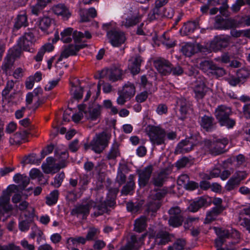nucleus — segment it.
Instances as JSON below:
<instances>
[{"label": "nucleus", "mask_w": 250, "mask_h": 250, "mask_svg": "<svg viewBox=\"0 0 250 250\" xmlns=\"http://www.w3.org/2000/svg\"><path fill=\"white\" fill-rule=\"evenodd\" d=\"M145 129L152 144L158 146L165 145L166 132L164 129L159 126L148 125Z\"/></svg>", "instance_id": "1"}, {"label": "nucleus", "mask_w": 250, "mask_h": 250, "mask_svg": "<svg viewBox=\"0 0 250 250\" xmlns=\"http://www.w3.org/2000/svg\"><path fill=\"white\" fill-rule=\"evenodd\" d=\"M228 142L227 138H214L212 140H205L204 146L210 153L217 155L225 152V147Z\"/></svg>", "instance_id": "2"}, {"label": "nucleus", "mask_w": 250, "mask_h": 250, "mask_svg": "<svg viewBox=\"0 0 250 250\" xmlns=\"http://www.w3.org/2000/svg\"><path fill=\"white\" fill-rule=\"evenodd\" d=\"M124 72L120 68L112 66L109 68L104 69L99 71L95 75L96 79H106L111 82H116L122 80Z\"/></svg>", "instance_id": "3"}, {"label": "nucleus", "mask_w": 250, "mask_h": 250, "mask_svg": "<svg viewBox=\"0 0 250 250\" xmlns=\"http://www.w3.org/2000/svg\"><path fill=\"white\" fill-rule=\"evenodd\" d=\"M110 136L105 132L96 134L91 141L92 150L100 154L108 146Z\"/></svg>", "instance_id": "4"}, {"label": "nucleus", "mask_w": 250, "mask_h": 250, "mask_svg": "<svg viewBox=\"0 0 250 250\" xmlns=\"http://www.w3.org/2000/svg\"><path fill=\"white\" fill-rule=\"evenodd\" d=\"M199 67L208 75L214 76L216 77H222L226 74V71L223 67L218 66L211 61H202L199 63Z\"/></svg>", "instance_id": "5"}, {"label": "nucleus", "mask_w": 250, "mask_h": 250, "mask_svg": "<svg viewBox=\"0 0 250 250\" xmlns=\"http://www.w3.org/2000/svg\"><path fill=\"white\" fill-rule=\"evenodd\" d=\"M36 38L34 34L30 31L25 32L20 37L18 41V44L23 51L29 52H34V43L36 42Z\"/></svg>", "instance_id": "6"}, {"label": "nucleus", "mask_w": 250, "mask_h": 250, "mask_svg": "<svg viewBox=\"0 0 250 250\" xmlns=\"http://www.w3.org/2000/svg\"><path fill=\"white\" fill-rule=\"evenodd\" d=\"M95 207L96 203L92 200H88L85 204H82L75 206L71 210L70 214L77 217L82 216V219H86L90 213V208Z\"/></svg>", "instance_id": "7"}, {"label": "nucleus", "mask_w": 250, "mask_h": 250, "mask_svg": "<svg viewBox=\"0 0 250 250\" xmlns=\"http://www.w3.org/2000/svg\"><path fill=\"white\" fill-rule=\"evenodd\" d=\"M169 218L168 224L173 227H179L182 225L184 221L183 213L179 207L171 208L168 210Z\"/></svg>", "instance_id": "8"}, {"label": "nucleus", "mask_w": 250, "mask_h": 250, "mask_svg": "<svg viewBox=\"0 0 250 250\" xmlns=\"http://www.w3.org/2000/svg\"><path fill=\"white\" fill-rule=\"evenodd\" d=\"M142 19V16L138 11L130 10L126 14L125 18L121 22V25L128 28L133 27L140 23Z\"/></svg>", "instance_id": "9"}, {"label": "nucleus", "mask_w": 250, "mask_h": 250, "mask_svg": "<svg viewBox=\"0 0 250 250\" xmlns=\"http://www.w3.org/2000/svg\"><path fill=\"white\" fill-rule=\"evenodd\" d=\"M153 171V167L149 165L142 169L137 170L138 175V184L141 188L145 187L148 183Z\"/></svg>", "instance_id": "10"}, {"label": "nucleus", "mask_w": 250, "mask_h": 250, "mask_svg": "<svg viewBox=\"0 0 250 250\" xmlns=\"http://www.w3.org/2000/svg\"><path fill=\"white\" fill-rule=\"evenodd\" d=\"M107 36L109 42L114 47H118L124 43L126 38L124 32L112 30L107 32Z\"/></svg>", "instance_id": "11"}, {"label": "nucleus", "mask_w": 250, "mask_h": 250, "mask_svg": "<svg viewBox=\"0 0 250 250\" xmlns=\"http://www.w3.org/2000/svg\"><path fill=\"white\" fill-rule=\"evenodd\" d=\"M193 91L195 94V98L197 100L202 99L206 95L207 90L205 79L203 76H199L196 78Z\"/></svg>", "instance_id": "12"}, {"label": "nucleus", "mask_w": 250, "mask_h": 250, "mask_svg": "<svg viewBox=\"0 0 250 250\" xmlns=\"http://www.w3.org/2000/svg\"><path fill=\"white\" fill-rule=\"evenodd\" d=\"M87 44L83 43L79 45H75L71 44L66 46L62 52L60 57L58 59L57 62L62 61L64 58H67L70 56H75L77 55V52L82 48H84Z\"/></svg>", "instance_id": "13"}, {"label": "nucleus", "mask_w": 250, "mask_h": 250, "mask_svg": "<svg viewBox=\"0 0 250 250\" xmlns=\"http://www.w3.org/2000/svg\"><path fill=\"white\" fill-rule=\"evenodd\" d=\"M102 108V106L99 104H93L87 109L85 108L84 110L85 118L90 121H96L101 116Z\"/></svg>", "instance_id": "14"}, {"label": "nucleus", "mask_w": 250, "mask_h": 250, "mask_svg": "<svg viewBox=\"0 0 250 250\" xmlns=\"http://www.w3.org/2000/svg\"><path fill=\"white\" fill-rule=\"evenodd\" d=\"M235 21L233 20H225L220 16H216L214 23V28L219 30H227L235 26Z\"/></svg>", "instance_id": "15"}, {"label": "nucleus", "mask_w": 250, "mask_h": 250, "mask_svg": "<svg viewBox=\"0 0 250 250\" xmlns=\"http://www.w3.org/2000/svg\"><path fill=\"white\" fill-rule=\"evenodd\" d=\"M229 43V37H216L211 42L210 46L213 51L217 52L228 47Z\"/></svg>", "instance_id": "16"}, {"label": "nucleus", "mask_w": 250, "mask_h": 250, "mask_svg": "<svg viewBox=\"0 0 250 250\" xmlns=\"http://www.w3.org/2000/svg\"><path fill=\"white\" fill-rule=\"evenodd\" d=\"M52 10L55 14L61 16L63 20H67L71 16L69 8L63 3L54 5Z\"/></svg>", "instance_id": "17"}, {"label": "nucleus", "mask_w": 250, "mask_h": 250, "mask_svg": "<svg viewBox=\"0 0 250 250\" xmlns=\"http://www.w3.org/2000/svg\"><path fill=\"white\" fill-rule=\"evenodd\" d=\"M28 25L27 16L24 11L21 12L14 19L13 31L16 32L21 27H25Z\"/></svg>", "instance_id": "18"}, {"label": "nucleus", "mask_w": 250, "mask_h": 250, "mask_svg": "<svg viewBox=\"0 0 250 250\" xmlns=\"http://www.w3.org/2000/svg\"><path fill=\"white\" fill-rule=\"evenodd\" d=\"M135 175H129L127 182L121 189V195L126 196L133 194L135 188Z\"/></svg>", "instance_id": "19"}, {"label": "nucleus", "mask_w": 250, "mask_h": 250, "mask_svg": "<svg viewBox=\"0 0 250 250\" xmlns=\"http://www.w3.org/2000/svg\"><path fill=\"white\" fill-rule=\"evenodd\" d=\"M232 114L231 108L224 104L218 105L214 111V115L218 121Z\"/></svg>", "instance_id": "20"}, {"label": "nucleus", "mask_w": 250, "mask_h": 250, "mask_svg": "<svg viewBox=\"0 0 250 250\" xmlns=\"http://www.w3.org/2000/svg\"><path fill=\"white\" fill-rule=\"evenodd\" d=\"M239 220L240 225L250 232V208H245L241 210Z\"/></svg>", "instance_id": "21"}, {"label": "nucleus", "mask_w": 250, "mask_h": 250, "mask_svg": "<svg viewBox=\"0 0 250 250\" xmlns=\"http://www.w3.org/2000/svg\"><path fill=\"white\" fill-rule=\"evenodd\" d=\"M199 124L201 126L207 131H210L215 125L214 119L212 116L205 115L200 118Z\"/></svg>", "instance_id": "22"}, {"label": "nucleus", "mask_w": 250, "mask_h": 250, "mask_svg": "<svg viewBox=\"0 0 250 250\" xmlns=\"http://www.w3.org/2000/svg\"><path fill=\"white\" fill-rule=\"evenodd\" d=\"M163 17L171 18L170 15L166 13V9H163L160 10L159 9L154 8L148 14L147 19L149 21L161 19Z\"/></svg>", "instance_id": "23"}, {"label": "nucleus", "mask_w": 250, "mask_h": 250, "mask_svg": "<svg viewBox=\"0 0 250 250\" xmlns=\"http://www.w3.org/2000/svg\"><path fill=\"white\" fill-rule=\"evenodd\" d=\"M194 145L188 140H183L178 143L175 150V153H185L189 152L192 149Z\"/></svg>", "instance_id": "24"}, {"label": "nucleus", "mask_w": 250, "mask_h": 250, "mask_svg": "<svg viewBox=\"0 0 250 250\" xmlns=\"http://www.w3.org/2000/svg\"><path fill=\"white\" fill-rule=\"evenodd\" d=\"M157 69L159 72L162 75H168L170 74L172 64L166 60H159L156 62Z\"/></svg>", "instance_id": "25"}, {"label": "nucleus", "mask_w": 250, "mask_h": 250, "mask_svg": "<svg viewBox=\"0 0 250 250\" xmlns=\"http://www.w3.org/2000/svg\"><path fill=\"white\" fill-rule=\"evenodd\" d=\"M129 62L128 67L131 72L134 75L138 74L140 71V66L142 62L141 57L136 55L134 57H132Z\"/></svg>", "instance_id": "26"}, {"label": "nucleus", "mask_w": 250, "mask_h": 250, "mask_svg": "<svg viewBox=\"0 0 250 250\" xmlns=\"http://www.w3.org/2000/svg\"><path fill=\"white\" fill-rule=\"evenodd\" d=\"M167 178V174L165 171H162L157 174L154 175L151 183L155 187H162Z\"/></svg>", "instance_id": "27"}, {"label": "nucleus", "mask_w": 250, "mask_h": 250, "mask_svg": "<svg viewBox=\"0 0 250 250\" xmlns=\"http://www.w3.org/2000/svg\"><path fill=\"white\" fill-rule=\"evenodd\" d=\"M198 27L199 22L198 21H188L184 24L180 32L184 35H188L193 33Z\"/></svg>", "instance_id": "28"}, {"label": "nucleus", "mask_w": 250, "mask_h": 250, "mask_svg": "<svg viewBox=\"0 0 250 250\" xmlns=\"http://www.w3.org/2000/svg\"><path fill=\"white\" fill-rule=\"evenodd\" d=\"M170 241L167 232L163 231H159L155 236L154 244L155 245H165Z\"/></svg>", "instance_id": "29"}, {"label": "nucleus", "mask_w": 250, "mask_h": 250, "mask_svg": "<svg viewBox=\"0 0 250 250\" xmlns=\"http://www.w3.org/2000/svg\"><path fill=\"white\" fill-rule=\"evenodd\" d=\"M207 205V201L206 198L204 197H200L190 204L188 207V209L190 211L195 212Z\"/></svg>", "instance_id": "30"}, {"label": "nucleus", "mask_w": 250, "mask_h": 250, "mask_svg": "<svg viewBox=\"0 0 250 250\" xmlns=\"http://www.w3.org/2000/svg\"><path fill=\"white\" fill-rule=\"evenodd\" d=\"M29 133L27 130L17 132L10 138L9 142L12 145L20 144L27 137Z\"/></svg>", "instance_id": "31"}, {"label": "nucleus", "mask_w": 250, "mask_h": 250, "mask_svg": "<svg viewBox=\"0 0 250 250\" xmlns=\"http://www.w3.org/2000/svg\"><path fill=\"white\" fill-rule=\"evenodd\" d=\"M14 181L18 184L19 188L23 190L29 183V178L26 175L20 173L15 174L13 177Z\"/></svg>", "instance_id": "32"}, {"label": "nucleus", "mask_w": 250, "mask_h": 250, "mask_svg": "<svg viewBox=\"0 0 250 250\" xmlns=\"http://www.w3.org/2000/svg\"><path fill=\"white\" fill-rule=\"evenodd\" d=\"M228 0H208V3L211 6H214L218 5H222L219 8V11L220 13L224 16L227 15V11L229 8L228 4Z\"/></svg>", "instance_id": "33"}, {"label": "nucleus", "mask_w": 250, "mask_h": 250, "mask_svg": "<svg viewBox=\"0 0 250 250\" xmlns=\"http://www.w3.org/2000/svg\"><path fill=\"white\" fill-rule=\"evenodd\" d=\"M223 211L222 208H212L210 210L207 212L204 223L209 224L214 221Z\"/></svg>", "instance_id": "34"}, {"label": "nucleus", "mask_w": 250, "mask_h": 250, "mask_svg": "<svg viewBox=\"0 0 250 250\" xmlns=\"http://www.w3.org/2000/svg\"><path fill=\"white\" fill-rule=\"evenodd\" d=\"M72 37L75 42H84L83 39L85 38L87 39H90L91 35L87 31H85L84 33H83L82 32L75 30L73 32Z\"/></svg>", "instance_id": "35"}, {"label": "nucleus", "mask_w": 250, "mask_h": 250, "mask_svg": "<svg viewBox=\"0 0 250 250\" xmlns=\"http://www.w3.org/2000/svg\"><path fill=\"white\" fill-rule=\"evenodd\" d=\"M167 192V190L164 188L154 189L151 191L148 197L152 200H158L160 202V200L166 196Z\"/></svg>", "instance_id": "36"}, {"label": "nucleus", "mask_w": 250, "mask_h": 250, "mask_svg": "<svg viewBox=\"0 0 250 250\" xmlns=\"http://www.w3.org/2000/svg\"><path fill=\"white\" fill-rule=\"evenodd\" d=\"M119 155V145L117 142L115 141L113 143L109 151L106 154V158L107 160H115Z\"/></svg>", "instance_id": "37"}, {"label": "nucleus", "mask_w": 250, "mask_h": 250, "mask_svg": "<svg viewBox=\"0 0 250 250\" xmlns=\"http://www.w3.org/2000/svg\"><path fill=\"white\" fill-rule=\"evenodd\" d=\"M181 51L184 55L189 57L197 52V48L194 44L187 43L182 47Z\"/></svg>", "instance_id": "38"}, {"label": "nucleus", "mask_w": 250, "mask_h": 250, "mask_svg": "<svg viewBox=\"0 0 250 250\" xmlns=\"http://www.w3.org/2000/svg\"><path fill=\"white\" fill-rule=\"evenodd\" d=\"M120 91L130 99L135 94V87L133 84L128 82Z\"/></svg>", "instance_id": "39"}, {"label": "nucleus", "mask_w": 250, "mask_h": 250, "mask_svg": "<svg viewBox=\"0 0 250 250\" xmlns=\"http://www.w3.org/2000/svg\"><path fill=\"white\" fill-rule=\"evenodd\" d=\"M161 205V202L158 200H152L148 197V202L146 205V211L149 212H155L160 208Z\"/></svg>", "instance_id": "40"}, {"label": "nucleus", "mask_w": 250, "mask_h": 250, "mask_svg": "<svg viewBox=\"0 0 250 250\" xmlns=\"http://www.w3.org/2000/svg\"><path fill=\"white\" fill-rule=\"evenodd\" d=\"M146 227V218L145 216H141L137 219L134 223V230L141 232L143 231Z\"/></svg>", "instance_id": "41"}, {"label": "nucleus", "mask_w": 250, "mask_h": 250, "mask_svg": "<svg viewBox=\"0 0 250 250\" xmlns=\"http://www.w3.org/2000/svg\"><path fill=\"white\" fill-rule=\"evenodd\" d=\"M13 192L11 188H8L6 190H3L2 194L0 197V206L5 208L10 201L11 194Z\"/></svg>", "instance_id": "42"}, {"label": "nucleus", "mask_w": 250, "mask_h": 250, "mask_svg": "<svg viewBox=\"0 0 250 250\" xmlns=\"http://www.w3.org/2000/svg\"><path fill=\"white\" fill-rule=\"evenodd\" d=\"M186 245L185 239H179L174 242L172 246L168 247L167 250H190L186 247Z\"/></svg>", "instance_id": "43"}, {"label": "nucleus", "mask_w": 250, "mask_h": 250, "mask_svg": "<svg viewBox=\"0 0 250 250\" xmlns=\"http://www.w3.org/2000/svg\"><path fill=\"white\" fill-rule=\"evenodd\" d=\"M52 23V20L48 17H44L42 18L39 21V27L43 32L48 34V30L50 27Z\"/></svg>", "instance_id": "44"}, {"label": "nucleus", "mask_w": 250, "mask_h": 250, "mask_svg": "<svg viewBox=\"0 0 250 250\" xmlns=\"http://www.w3.org/2000/svg\"><path fill=\"white\" fill-rule=\"evenodd\" d=\"M14 60L11 56H7L1 65V69L6 75L9 72L13 66Z\"/></svg>", "instance_id": "45"}, {"label": "nucleus", "mask_w": 250, "mask_h": 250, "mask_svg": "<svg viewBox=\"0 0 250 250\" xmlns=\"http://www.w3.org/2000/svg\"><path fill=\"white\" fill-rule=\"evenodd\" d=\"M221 126H226L227 128H232L236 124V120L230 117V116H228L220 121L218 122Z\"/></svg>", "instance_id": "46"}, {"label": "nucleus", "mask_w": 250, "mask_h": 250, "mask_svg": "<svg viewBox=\"0 0 250 250\" xmlns=\"http://www.w3.org/2000/svg\"><path fill=\"white\" fill-rule=\"evenodd\" d=\"M73 29L72 28L68 27L65 29L61 33V40L65 43L70 42L72 41L71 37L72 33H73Z\"/></svg>", "instance_id": "47"}, {"label": "nucleus", "mask_w": 250, "mask_h": 250, "mask_svg": "<svg viewBox=\"0 0 250 250\" xmlns=\"http://www.w3.org/2000/svg\"><path fill=\"white\" fill-rule=\"evenodd\" d=\"M143 203L142 202L133 203L128 202L126 204L127 210L132 213H136L139 211L142 207Z\"/></svg>", "instance_id": "48"}, {"label": "nucleus", "mask_w": 250, "mask_h": 250, "mask_svg": "<svg viewBox=\"0 0 250 250\" xmlns=\"http://www.w3.org/2000/svg\"><path fill=\"white\" fill-rule=\"evenodd\" d=\"M59 191L58 190H54L52 191L49 196L46 198V203L51 206L56 204L58 199Z\"/></svg>", "instance_id": "49"}, {"label": "nucleus", "mask_w": 250, "mask_h": 250, "mask_svg": "<svg viewBox=\"0 0 250 250\" xmlns=\"http://www.w3.org/2000/svg\"><path fill=\"white\" fill-rule=\"evenodd\" d=\"M93 208H96L97 211H95L93 213L91 214L92 217H98L103 214L105 212H107L108 210L106 208V206L104 202H101V204L98 205H96V207Z\"/></svg>", "instance_id": "50"}, {"label": "nucleus", "mask_w": 250, "mask_h": 250, "mask_svg": "<svg viewBox=\"0 0 250 250\" xmlns=\"http://www.w3.org/2000/svg\"><path fill=\"white\" fill-rule=\"evenodd\" d=\"M85 242L86 239L85 238L82 236L70 237L67 240V243L69 246H71V243H72V245L75 247L77 246V245L80 244H84Z\"/></svg>", "instance_id": "51"}, {"label": "nucleus", "mask_w": 250, "mask_h": 250, "mask_svg": "<svg viewBox=\"0 0 250 250\" xmlns=\"http://www.w3.org/2000/svg\"><path fill=\"white\" fill-rule=\"evenodd\" d=\"M70 92L75 99H80L83 97V89L80 86H77L73 84L70 89Z\"/></svg>", "instance_id": "52"}, {"label": "nucleus", "mask_w": 250, "mask_h": 250, "mask_svg": "<svg viewBox=\"0 0 250 250\" xmlns=\"http://www.w3.org/2000/svg\"><path fill=\"white\" fill-rule=\"evenodd\" d=\"M86 105L84 104H80L78 105V107L79 110V112L77 113L74 114L72 117L73 121L75 123L79 122L83 118V114L84 113V110L85 109Z\"/></svg>", "instance_id": "53"}, {"label": "nucleus", "mask_w": 250, "mask_h": 250, "mask_svg": "<svg viewBox=\"0 0 250 250\" xmlns=\"http://www.w3.org/2000/svg\"><path fill=\"white\" fill-rule=\"evenodd\" d=\"M240 183L234 178L231 177L227 182L225 188L227 191H230L239 186Z\"/></svg>", "instance_id": "54"}, {"label": "nucleus", "mask_w": 250, "mask_h": 250, "mask_svg": "<svg viewBox=\"0 0 250 250\" xmlns=\"http://www.w3.org/2000/svg\"><path fill=\"white\" fill-rule=\"evenodd\" d=\"M177 104L180 106V111L182 115H186L188 109V103L184 99H179L177 101Z\"/></svg>", "instance_id": "55"}, {"label": "nucleus", "mask_w": 250, "mask_h": 250, "mask_svg": "<svg viewBox=\"0 0 250 250\" xmlns=\"http://www.w3.org/2000/svg\"><path fill=\"white\" fill-rule=\"evenodd\" d=\"M24 162L30 164H39L41 163V159L38 158L36 154L32 153L26 156Z\"/></svg>", "instance_id": "56"}, {"label": "nucleus", "mask_w": 250, "mask_h": 250, "mask_svg": "<svg viewBox=\"0 0 250 250\" xmlns=\"http://www.w3.org/2000/svg\"><path fill=\"white\" fill-rule=\"evenodd\" d=\"M32 223V219H26L21 221L19 224V229L21 231H27L29 229Z\"/></svg>", "instance_id": "57"}, {"label": "nucleus", "mask_w": 250, "mask_h": 250, "mask_svg": "<svg viewBox=\"0 0 250 250\" xmlns=\"http://www.w3.org/2000/svg\"><path fill=\"white\" fill-rule=\"evenodd\" d=\"M137 237L135 235H132L131 237V241L129 242L126 245L120 248L119 250H133L136 247L137 243Z\"/></svg>", "instance_id": "58"}, {"label": "nucleus", "mask_w": 250, "mask_h": 250, "mask_svg": "<svg viewBox=\"0 0 250 250\" xmlns=\"http://www.w3.org/2000/svg\"><path fill=\"white\" fill-rule=\"evenodd\" d=\"M229 237L232 238L234 240V242L231 243V244L233 245L238 244L240 242V239H241L240 232L235 229H231L230 230Z\"/></svg>", "instance_id": "59"}, {"label": "nucleus", "mask_w": 250, "mask_h": 250, "mask_svg": "<svg viewBox=\"0 0 250 250\" xmlns=\"http://www.w3.org/2000/svg\"><path fill=\"white\" fill-rule=\"evenodd\" d=\"M14 82L13 80H9L7 82L4 89L2 91V96L6 98L14 86Z\"/></svg>", "instance_id": "60"}, {"label": "nucleus", "mask_w": 250, "mask_h": 250, "mask_svg": "<svg viewBox=\"0 0 250 250\" xmlns=\"http://www.w3.org/2000/svg\"><path fill=\"white\" fill-rule=\"evenodd\" d=\"M64 177L65 174L63 172L57 174L54 178V181L53 183L54 186L57 188L60 187Z\"/></svg>", "instance_id": "61"}, {"label": "nucleus", "mask_w": 250, "mask_h": 250, "mask_svg": "<svg viewBox=\"0 0 250 250\" xmlns=\"http://www.w3.org/2000/svg\"><path fill=\"white\" fill-rule=\"evenodd\" d=\"M247 175L248 174L245 171H237L232 177L240 184L241 181L244 180Z\"/></svg>", "instance_id": "62"}, {"label": "nucleus", "mask_w": 250, "mask_h": 250, "mask_svg": "<svg viewBox=\"0 0 250 250\" xmlns=\"http://www.w3.org/2000/svg\"><path fill=\"white\" fill-rule=\"evenodd\" d=\"M189 163V160L188 157H183L176 162L175 166L180 169L185 167Z\"/></svg>", "instance_id": "63"}, {"label": "nucleus", "mask_w": 250, "mask_h": 250, "mask_svg": "<svg viewBox=\"0 0 250 250\" xmlns=\"http://www.w3.org/2000/svg\"><path fill=\"white\" fill-rule=\"evenodd\" d=\"M0 250H21L20 246L11 243L7 245H0Z\"/></svg>", "instance_id": "64"}]
</instances>
